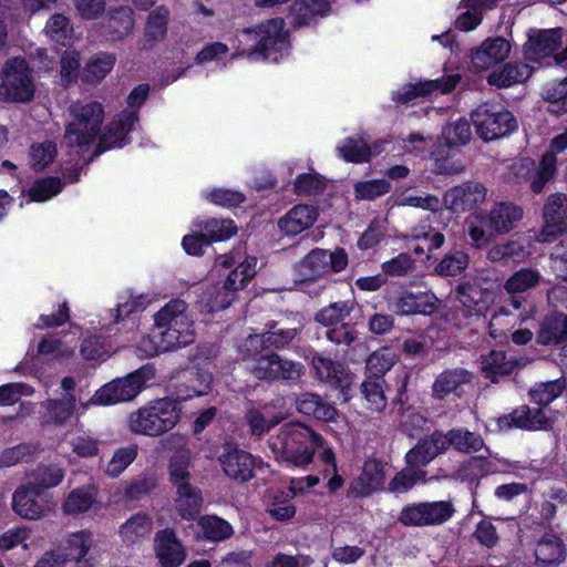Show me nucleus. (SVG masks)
Returning <instances> with one entry per match:
<instances>
[{"label":"nucleus","instance_id":"obj_7","mask_svg":"<svg viewBox=\"0 0 567 567\" xmlns=\"http://www.w3.org/2000/svg\"><path fill=\"white\" fill-rule=\"evenodd\" d=\"M471 120L477 135L485 142L503 138L517 128V120L511 111L487 103L477 106L471 113Z\"/></svg>","mask_w":567,"mask_h":567},{"label":"nucleus","instance_id":"obj_51","mask_svg":"<svg viewBox=\"0 0 567 567\" xmlns=\"http://www.w3.org/2000/svg\"><path fill=\"white\" fill-rule=\"evenodd\" d=\"M44 31L52 41L62 45L70 44L73 37L69 19L61 13H55L48 20Z\"/></svg>","mask_w":567,"mask_h":567},{"label":"nucleus","instance_id":"obj_64","mask_svg":"<svg viewBox=\"0 0 567 567\" xmlns=\"http://www.w3.org/2000/svg\"><path fill=\"white\" fill-rule=\"evenodd\" d=\"M30 163L37 171H41L53 162L56 156V147L52 142L33 144L30 147Z\"/></svg>","mask_w":567,"mask_h":567},{"label":"nucleus","instance_id":"obj_4","mask_svg":"<svg viewBox=\"0 0 567 567\" xmlns=\"http://www.w3.org/2000/svg\"><path fill=\"white\" fill-rule=\"evenodd\" d=\"M178 421L177 403L169 399H161L130 413L126 422L132 433L155 437L171 431Z\"/></svg>","mask_w":567,"mask_h":567},{"label":"nucleus","instance_id":"obj_23","mask_svg":"<svg viewBox=\"0 0 567 567\" xmlns=\"http://www.w3.org/2000/svg\"><path fill=\"white\" fill-rule=\"evenodd\" d=\"M154 550L162 567H178L186 559V550L172 529L156 533Z\"/></svg>","mask_w":567,"mask_h":567},{"label":"nucleus","instance_id":"obj_52","mask_svg":"<svg viewBox=\"0 0 567 567\" xmlns=\"http://www.w3.org/2000/svg\"><path fill=\"white\" fill-rule=\"evenodd\" d=\"M543 96L549 104V111L558 115L567 112V78L548 83L543 91Z\"/></svg>","mask_w":567,"mask_h":567},{"label":"nucleus","instance_id":"obj_15","mask_svg":"<svg viewBox=\"0 0 567 567\" xmlns=\"http://www.w3.org/2000/svg\"><path fill=\"white\" fill-rule=\"evenodd\" d=\"M488 188L480 182L467 181L449 188L443 196L444 207L453 213L472 212L487 202Z\"/></svg>","mask_w":567,"mask_h":567},{"label":"nucleus","instance_id":"obj_32","mask_svg":"<svg viewBox=\"0 0 567 567\" xmlns=\"http://www.w3.org/2000/svg\"><path fill=\"white\" fill-rule=\"evenodd\" d=\"M441 432H434L432 435L420 440L406 455V464L414 470L424 471L423 467L434 460L439 454L444 453V446L441 447Z\"/></svg>","mask_w":567,"mask_h":567},{"label":"nucleus","instance_id":"obj_5","mask_svg":"<svg viewBox=\"0 0 567 567\" xmlns=\"http://www.w3.org/2000/svg\"><path fill=\"white\" fill-rule=\"evenodd\" d=\"M70 120L65 127L64 141L70 147L91 145L100 134L104 121V107L95 101L72 102L68 109Z\"/></svg>","mask_w":567,"mask_h":567},{"label":"nucleus","instance_id":"obj_10","mask_svg":"<svg viewBox=\"0 0 567 567\" xmlns=\"http://www.w3.org/2000/svg\"><path fill=\"white\" fill-rule=\"evenodd\" d=\"M34 84L28 63L22 58L8 60L2 69L0 100L6 102H28L33 97Z\"/></svg>","mask_w":567,"mask_h":567},{"label":"nucleus","instance_id":"obj_3","mask_svg":"<svg viewBox=\"0 0 567 567\" xmlns=\"http://www.w3.org/2000/svg\"><path fill=\"white\" fill-rule=\"evenodd\" d=\"M524 218L522 206L511 200L494 202L489 210L468 223L467 235L473 247L482 249L496 237L509 234Z\"/></svg>","mask_w":567,"mask_h":567},{"label":"nucleus","instance_id":"obj_25","mask_svg":"<svg viewBox=\"0 0 567 567\" xmlns=\"http://www.w3.org/2000/svg\"><path fill=\"white\" fill-rule=\"evenodd\" d=\"M311 365L320 381L326 382L331 388L340 389L343 393L349 390L351 377L341 363L324 358L321 354H315Z\"/></svg>","mask_w":567,"mask_h":567},{"label":"nucleus","instance_id":"obj_59","mask_svg":"<svg viewBox=\"0 0 567 567\" xmlns=\"http://www.w3.org/2000/svg\"><path fill=\"white\" fill-rule=\"evenodd\" d=\"M443 135L450 146L465 145L472 136L471 125L467 120L458 118L443 128Z\"/></svg>","mask_w":567,"mask_h":567},{"label":"nucleus","instance_id":"obj_54","mask_svg":"<svg viewBox=\"0 0 567 567\" xmlns=\"http://www.w3.org/2000/svg\"><path fill=\"white\" fill-rule=\"evenodd\" d=\"M425 481L426 471L414 470V467L406 464V466L391 480L389 489L394 493H405L416 483Z\"/></svg>","mask_w":567,"mask_h":567},{"label":"nucleus","instance_id":"obj_37","mask_svg":"<svg viewBox=\"0 0 567 567\" xmlns=\"http://www.w3.org/2000/svg\"><path fill=\"white\" fill-rule=\"evenodd\" d=\"M565 555L564 542L554 534H545L535 548L536 564L540 567L557 566L564 561Z\"/></svg>","mask_w":567,"mask_h":567},{"label":"nucleus","instance_id":"obj_55","mask_svg":"<svg viewBox=\"0 0 567 567\" xmlns=\"http://www.w3.org/2000/svg\"><path fill=\"white\" fill-rule=\"evenodd\" d=\"M382 378H371L361 384V392L372 411L380 412L386 405Z\"/></svg>","mask_w":567,"mask_h":567},{"label":"nucleus","instance_id":"obj_12","mask_svg":"<svg viewBox=\"0 0 567 567\" xmlns=\"http://www.w3.org/2000/svg\"><path fill=\"white\" fill-rule=\"evenodd\" d=\"M348 262V255L343 248L333 251L315 248L296 265V271L301 280H316L344 270Z\"/></svg>","mask_w":567,"mask_h":567},{"label":"nucleus","instance_id":"obj_41","mask_svg":"<svg viewBox=\"0 0 567 567\" xmlns=\"http://www.w3.org/2000/svg\"><path fill=\"white\" fill-rule=\"evenodd\" d=\"M530 69L523 63H507L502 69L493 71L487 81L491 85L508 87L528 79Z\"/></svg>","mask_w":567,"mask_h":567},{"label":"nucleus","instance_id":"obj_36","mask_svg":"<svg viewBox=\"0 0 567 567\" xmlns=\"http://www.w3.org/2000/svg\"><path fill=\"white\" fill-rule=\"evenodd\" d=\"M79 400L78 396H60L45 400L41 403L42 409H44L43 421L55 425L66 424L76 412Z\"/></svg>","mask_w":567,"mask_h":567},{"label":"nucleus","instance_id":"obj_20","mask_svg":"<svg viewBox=\"0 0 567 567\" xmlns=\"http://www.w3.org/2000/svg\"><path fill=\"white\" fill-rule=\"evenodd\" d=\"M473 372L467 369L455 367L443 370L439 373L431 386V395L434 400H444L453 395L457 399L464 394L465 386L472 384Z\"/></svg>","mask_w":567,"mask_h":567},{"label":"nucleus","instance_id":"obj_57","mask_svg":"<svg viewBox=\"0 0 567 567\" xmlns=\"http://www.w3.org/2000/svg\"><path fill=\"white\" fill-rule=\"evenodd\" d=\"M564 389L565 381L558 379L536 384L530 389L529 395L533 402L545 406L558 398Z\"/></svg>","mask_w":567,"mask_h":567},{"label":"nucleus","instance_id":"obj_27","mask_svg":"<svg viewBox=\"0 0 567 567\" xmlns=\"http://www.w3.org/2000/svg\"><path fill=\"white\" fill-rule=\"evenodd\" d=\"M169 17L171 11L166 6H158L148 13L144 24L143 39L138 43L140 50H151L166 38Z\"/></svg>","mask_w":567,"mask_h":567},{"label":"nucleus","instance_id":"obj_22","mask_svg":"<svg viewBox=\"0 0 567 567\" xmlns=\"http://www.w3.org/2000/svg\"><path fill=\"white\" fill-rule=\"evenodd\" d=\"M563 31L560 28L548 30H530L524 52L528 60L540 61L550 56L561 44Z\"/></svg>","mask_w":567,"mask_h":567},{"label":"nucleus","instance_id":"obj_47","mask_svg":"<svg viewBox=\"0 0 567 567\" xmlns=\"http://www.w3.org/2000/svg\"><path fill=\"white\" fill-rule=\"evenodd\" d=\"M384 483L382 465L372 460L364 463L362 474L358 478L360 485L357 495L365 496L379 489Z\"/></svg>","mask_w":567,"mask_h":567},{"label":"nucleus","instance_id":"obj_18","mask_svg":"<svg viewBox=\"0 0 567 567\" xmlns=\"http://www.w3.org/2000/svg\"><path fill=\"white\" fill-rule=\"evenodd\" d=\"M460 80V74H451L441 79L421 80L416 83H408L394 92L392 99L395 103L405 104L416 97L427 96L433 92L446 94L455 89Z\"/></svg>","mask_w":567,"mask_h":567},{"label":"nucleus","instance_id":"obj_24","mask_svg":"<svg viewBox=\"0 0 567 567\" xmlns=\"http://www.w3.org/2000/svg\"><path fill=\"white\" fill-rule=\"evenodd\" d=\"M436 297L429 291L401 292L391 303L392 311L400 316L414 313L429 315L436 309Z\"/></svg>","mask_w":567,"mask_h":567},{"label":"nucleus","instance_id":"obj_2","mask_svg":"<svg viewBox=\"0 0 567 567\" xmlns=\"http://www.w3.org/2000/svg\"><path fill=\"white\" fill-rule=\"evenodd\" d=\"M268 445L277 461L307 466L317 449L323 447V439L301 423H287L270 436Z\"/></svg>","mask_w":567,"mask_h":567},{"label":"nucleus","instance_id":"obj_17","mask_svg":"<svg viewBox=\"0 0 567 567\" xmlns=\"http://www.w3.org/2000/svg\"><path fill=\"white\" fill-rule=\"evenodd\" d=\"M145 380L140 371L118 378L97 390L92 399L94 404H115L133 400L142 390Z\"/></svg>","mask_w":567,"mask_h":567},{"label":"nucleus","instance_id":"obj_29","mask_svg":"<svg viewBox=\"0 0 567 567\" xmlns=\"http://www.w3.org/2000/svg\"><path fill=\"white\" fill-rule=\"evenodd\" d=\"M135 25L134 11L128 6L110 8L103 22L104 34L111 40L126 38Z\"/></svg>","mask_w":567,"mask_h":567},{"label":"nucleus","instance_id":"obj_44","mask_svg":"<svg viewBox=\"0 0 567 567\" xmlns=\"http://www.w3.org/2000/svg\"><path fill=\"white\" fill-rule=\"evenodd\" d=\"M354 300L336 301L321 308L315 316V320L326 327L342 322L353 311Z\"/></svg>","mask_w":567,"mask_h":567},{"label":"nucleus","instance_id":"obj_26","mask_svg":"<svg viewBox=\"0 0 567 567\" xmlns=\"http://www.w3.org/2000/svg\"><path fill=\"white\" fill-rule=\"evenodd\" d=\"M511 52V44L504 38L486 39L472 54V64L483 71L504 61Z\"/></svg>","mask_w":567,"mask_h":567},{"label":"nucleus","instance_id":"obj_28","mask_svg":"<svg viewBox=\"0 0 567 567\" xmlns=\"http://www.w3.org/2000/svg\"><path fill=\"white\" fill-rule=\"evenodd\" d=\"M42 493L33 491L29 485H21L12 497L13 511L25 519H39L49 512L48 505L40 499Z\"/></svg>","mask_w":567,"mask_h":567},{"label":"nucleus","instance_id":"obj_43","mask_svg":"<svg viewBox=\"0 0 567 567\" xmlns=\"http://www.w3.org/2000/svg\"><path fill=\"white\" fill-rule=\"evenodd\" d=\"M64 477V471L58 465H40L32 473V478L27 483L30 488L43 493L45 489L58 486Z\"/></svg>","mask_w":567,"mask_h":567},{"label":"nucleus","instance_id":"obj_62","mask_svg":"<svg viewBox=\"0 0 567 567\" xmlns=\"http://www.w3.org/2000/svg\"><path fill=\"white\" fill-rule=\"evenodd\" d=\"M391 185L385 179H372L359 182L354 185L355 198L373 200L390 192Z\"/></svg>","mask_w":567,"mask_h":567},{"label":"nucleus","instance_id":"obj_21","mask_svg":"<svg viewBox=\"0 0 567 567\" xmlns=\"http://www.w3.org/2000/svg\"><path fill=\"white\" fill-rule=\"evenodd\" d=\"M138 121L137 111L125 110L118 114L101 135L96 145L95 155H99L113 147H122L125 144V137Z\"/></svg>","mask_w":567,"mask_h":567},{"label":"nucleus","instance_id":"obj_14","mask_svg":"<svg viewBox=\"0 0 567 567\" xmlns=\"http://www.w3.org/2000/svg\"><path fill=\"white\" fill-rule=\"evenodd\" d=\"M164 449L174 451L168 460L167 473L173 487L192 483L190 473L193 453L187 447V439L177 433H173L161 441Z\"/></svg>","mask_w":567,"mask_h":567},{"label":"nucleus","instance_id":"obj_13","mask_svg":"<svg viewBox=\"0 0 567 567\" xmlns=\"http://www.w3.org/2000/svg\"><path fill=\"white\" fill-rule=\"evenodd\" d=\"M454 513L451 501L424 502L403 507L398 519L404 526H432L447 522Z\"/></svg>","mask_w":567,"mask_h":567},{"label":"nucleus","instance_id":"obj_49","mask_svg":"<svg viewBox=\"0 0 567 567\" xmlns=\"http://www.w3.org/2000/svg\"><path fill=\"white\" fill-rule=\"evenodd\" d=\"M394 205L420 208L431 213H437L444 206L443 202L435 195H410L406 189L395 196Z\"/></svg>","mask_w":567,"mask_h":567},{"label":"nucleus","instance_id":"obj_45","mask_svg":"<svg viewBox=\"0 0 567 567\" xmlns=\"http://www.w3.org/2000/svg\"><path fill=\"white\" fill-rule=\"evenodd\" d=\"M339 155L350 163H365L372 157V148L363 137H348L337 147Z\"/></svg>","mask_w":567,"mask_h":567},{"label":"nucleus","instance_id":"obj_46","mask_svg":"<svg viewBox=\"0 0 567 567\" xmlns=\"http://www.w3.org/2000/svg\"><path fill=\"white\" fill-rule=\"evenodd\" d=\"M152 528V519L146 514L138 513L120 527V535L125 543L133 544L150 535Z\"/></svg>","mask_w":567,"mask_h":567},{"label":"nucleus","instance_id":"obj_31","mask_svg":"<svg viewBox=\"0 0 567 567\" xmlns=\"http://www.w3.org/2000/svg\"><path fill=\"white\" fill-rule=\"evenodd\" d=\"M318 218V209L309 205H296L278 220L279 229L295 236L310 228Z\"/></svg>","mask_w":567,"mask_h":567},{"label":"nucleus","instance_id":"obj_6","mask_svg":"<svg viewBox=\"0 0 567 567\" xmlns=\"http://www.w3.org/2000/svg\"><path fill=\"white\" fill-rule=\"evenodd\" d=\"M285 22L280 18L270 19L254 30H245V43L252 48L244 50L241 54L259 56L262 60L277 62L278 53L288 48L287 34L284 31Z\"/></svg>","mask_w":567,"mask_h":567},{"label":"nucleus","instance_id":"obj_42","mask_svg":"<svg viewBox=\"0 0 567 567\" xmlns=\"http://www.w3.org/2000/svg\"><path fill=\"white\" fill-rule=\"evenodd\" d=\"M542 275L533 268H522L515 271L504 284L505 291L515 296L526 292L539 285Z\"/></svg>","mask_w":567,"mask_h":567},{"label":"nucleus","instance_id":"obj_16","mask_svg":"<svg viewBox=\"0 0 567 567\" xmlns=\"http://www.w3.org/2000/svg\"><path fill=\"white\" fill-rule=\"evenodd\" d=\"M544 225L536 240L549 243L557 237L567 234V195L564 193L551 194L547 197L543 207Z\"/></svg>","mask_w":567,"mask_h":567},{"label":"nucleus","instance_id":"obj_35","mask_svg":"<svg viewBox=\"0 0 567 567\" xmlns=\"http://www.w3.org/2000/svg\"><path fill=\"white\" fill-rule=\"evenodd\" d=\"M536 341L542 346H556L567 341V315L553 313L545 317L536 332Z\"/></svg>","mask_w":567,"mask_h":567},{"label":"nucleus","instance_id":"obj_38","mask_svg":"<svg viewBox=\"0 0 567 567\" xmlns=\"http://www.w3.org/2000/svg\"><path fill=\"white\" fill-rule=\"evenodd\" d=\"M175 488V507L184 519H193L203 505L200 489L192 482Z\"/></svg>","mask_w":567,"mask_h":567},{"label":"nucleus","instance_id":"obj_30","mask_svg":"<svg viewBox=\"0 0 567 567\" xmlns=\"http://www.w3.org/2000/svg\"><path fill=\"white\" fill-rule=\"evenodd\" d=\"M99 491L94 485H83L72 489L63 499L61 511L66 516L78 517L95 508Z\"/></svg>","mask_w":567,"mask_h":567},{"label":"nucleus","instance_id":"obj_50","mask_svg":"<svg viewBox=\"0 0 567 567\" xmlns=\"http://www.w3.org/2000/svg\"><path fill=\"white\" fill-rule=\"evenodd\" d=\"M115 59L112 54H99L92 58L83 70L82 80L87 83H96L106 76L113 69Z\"/></svg>","mask_w":567,"mask_h":567},{"label":"nucleus","instance_id":"obj_40","mask_svg":"<svg viewBox=\"0 0 567 567\" xmlns=\"http://www.w3.org/2000/svg\"><path fill=\"white\" fill-rule=\"evenodd\" d=\"M329 8L327 0H296L291 7L293 23L298 27L310 24L323 17Z\"/></svg>","mask_w":567,"mask_h":567},{"label":"nucleus","instance_id":"obj_33","mask_svg":"<svg viewBox=\"0 0 567 567\" xmlns=\"http://www.w3.org/2000/svg\"><path fill=\"white\" fill-rule=\"evenodd\" d=\"M441 447L446 451L450 446L461 453H476L485 449L483 437L467 429H452L446 433L441 432Z\"/></svg>","mask_w":567,"mask_h":567},{"label":"nucleus","instance_id":"obj_61","mask_svg":"<svg viewBox=\"0 0 567 567\" xmlns=\"http://www.w3.org/2000/svg\"><path fill=\"white\" fill-rule=\"evenodd\" d=\"M62 189V184L59 178L47 177L34 182L29 190L30 200L44 202L59 194Z\"/></svg>","mask_w":567,"mask_h":567},{"label":"nucleus","instance_id":"obj_58","mask_svg":"<svg viewBox=\"0 0 567 567\" xmlns=\"http://www.w3.org/2000/svg\"><path fill=\"white\" fill-rule=\"evenodd\" d=\"M468 266V255L456 250L446 255L436 266L435 272L442 277H452L465 270Z\"/></svg>","mask_w":567,"mask_h":567},{"label":"nucleus","instance_id":"obj_1","mask_svg":"<svg viewBox=\"0 0 567 567\" xmlns=\"http://www.w3.org/2000/svg\"><path fill=\"white\" fill-rule=\"evenodd\" d=\"M154 327L157 332L144 336L138 343L140 351L146 357L181 349L195 340L194 320L182 299L171 300L163 306L154 315Z\"/></svg>","mask_w":567,"mask_h":567},{"label":"nucleus","instance_id":"obj_8","mask_svg":"<svg viewBox=\"0 0 567 567\" xmlns=\"http://www.w3.org/2000/svg\"><path fill=\"white\" fill-rule=\"evenodd\" d=\"M249 372L259 381L297 382L303 374L305 367L299 361L285 358L276 352L258 354L249 360Z\"/></svg>","mask_w":567,"mask_h":567},{"label":"nucleus","instance_id":"obj_56","mask_svg":"<svg viewBox=\"0 0 567 567\" xmlns=\"http://www.w3.org/2000/svg\"><path fill=\"white\" fill-rule=\"evenodd\" d=\"M396 361L394 351L390 348H381L367 359V370L373 378H381Z\"/></svg>","mask_w":567,"mask_h":567},{"label":"nucleus","instance_id":"obj_60","mask_svg":"<svg viewBox=\"0 0 567 567\" xmlns=\"http://www.w3.org/2000/svg\"><path fill=\"white\" fill-rule=\"evenodd\" d=\"M415 268L414 259L406 252L399 254L394 258L381 265L383 275L389 277H404Z\"/></svg>","mask_w":567,"mask_h":567},{"label":"nucleus","instance_id":"obj_19","mask_svg":"<svg viewBox=\"0 0 567 567\" xmlns=\"http://www.w3.org/2000/svg\"><path fill=\"white\" fill-rule=\"evenodd\" d=\"M218 461L225 475L233 481L244 483L254 476L252 455L235 445L225 444Z\"/></svg>","mask_w":567,"mask_h":567},{"label":"nucleus","instance_id":"obj_53","mask_svg":"<svg viewBox=\"0 0 567 567\" xmlns=\"http://www.w3.org/2000/svg\"><path fill=\"white\" fill-rule=\"evenodd\" d=\"M199 526L207 539L219 542L229 538L233 535L231 525L218 516H204L199 520Z\"/></svg>","mask_w":567,"mask_h":567},{"label":"nucleus","instance_id":"obj_63","mask_svg":"<svg viewBox=\"0 0 567 567\" xmlns=\"http://www.w3.org/2000/svg\"><path fill=\"white\" fill-rule=\"evenodd\" d=\"M245 421L249 426V432L251 435L261 436L269 432L271 427L279 424L281 419L278 416L267 419L259 410L249 409L245 414Z\"/></svg>","mask_w":567,"mask_h":567},{"label":"nucleus","instance_id":"obj_48","mask_svg":"<svg viewBox=\"0 0 567 567\" xmlns=\"http://www.w3.org/2000/svg\"><path fill=\"white\" fill-rule=\"evenodd\" d=\"M137 454L138 446L136 444L116 449L107 462L104 473L112 478L118 477L136 460Z\"/></svg>","mask_w":567,"mask_h":567},{"label":"nucleus","instance_id":"obj_39","mask_svg":"<svg viewBox=\"0 0 567 567\" xmlns=\"http://www.w3.org/2000/svg\"><path fill=\"white\" fill-rule=\"evenodd\" d=\"M517 365L516 359L507 358L506 353L501 350H492L487 354L482 355L481 360L482 373L493 382H496L498 377L512 374Z\"/></svg>","mask_w":567,"mask_h":567},{"label":"nucleus","instance_id":"obj_9","mask_svg":"<svg viewBox=\"0 0 567 567\" xmlns=\"http://www.w3.org/2000/svg\"><path fill=\"white\" fill-rule=\"evenodd\" d=\"M299 329L286 327L271 320L266 323V330L261 333L249 334L238 347L241 360H250L267 349H284L298 336Z\"/></svg>","mask_w":567,"mask_h":567},{"label":"nucleus","instance_id":"obj_34","mask_svg":"<svg viewBox=\"0 0 567 567\" xmlns=\"http://www.w3.org/2000/svg\"><path fill=\"white\" fill-rule=\"evenodd\" d=\"M94 546L93 533L89 529H82L68 534L56 551L65 557V563L83 559Z\"/></svg>","mask_w":567,"mask_h":567},{"label":"nucleus","instance_id":"obj_11","mask_svg":"<svg viewBox=\"0 0 567 567\" xmlns=\"http://www.w3.org/2000/svg\"><path fill=\"white\" fill-rule=\"evenodd\" d=\"M491 280L484 272L464 276L455 288V298L465 316H481L492 301Z\"/></svg>","mask_w":567,"mask_h":567}]
</instances>
